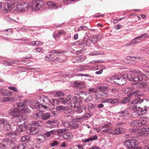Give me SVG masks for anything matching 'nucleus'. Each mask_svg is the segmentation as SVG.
<instances>
[{
  "label": "nucleus",
  "instance_id": "338daca9",
  "mask_svg": "<svg viewBox=\"0 0 149 149\" xmlns=\"http://www.w3.org/2000/svg\"><path fill=\"white\" fill-rule=\"evenodd\" d=\"M42 48L38 47L36 48L35 49H33L32 51L34 53L40 52L42 51Z\"/></svg>",
  "mask_w": 149,
  "mask_h": 149
},
{
  "label": "nucleus",
  "instance_id": "423d86ee",
  "mask_svg": "<svg viewBox=\"0 0 149 149\" xmlns=\"http://www.w3.org/2000/svg\"><path fill=\"white\" fill-rule=\"evenodd\" d=\"M14 140L15 139L13 138L11 139L7 138L6 140L0 143V148H5L8 145L10 146H12L15 143H14Z\"/></svg>",
  "mask_w": 149,
  "mask_h": 149
},
{
  "label": "nucleus",
  "instance_id": "a19ab883",
  "mask_svg": "<svg viewBox=\"0 0 149 149\" xmlns=\"http://www.w3.org/2000/svg\"><path fill=\"white\" fill-rule=\"evenodd\" d=\"M130 101V100L128 97H126L123 98L122 100L119 101L118 102V104H125L128 102Z\"/></svg>",
  "mask_w": 149,
  "mask_h": 149
},
{
  "label": "nucleus",
  "instance_id": "c9c22d12",
  "mask_svg": "<svg viewBox=\"0 0 149 149\" xmlns=\"http://www.w3.org/2000/svg\"><path fill=\"white\" fill-rule=\"evenodd\" d=\"M111 125V124L110 123H104L102 124L100 126L101 128H105L106 129H108V128H110V126Z\"/></svg>",
  "mask_w": 149,
  "mask_h": 149
},
{
  "label": "nucleus",
  "instance_id": "a18cd8bd",
  "mask_svg": "<svg viewBox=\"0 0 149 149\" xmlns=\"http://www.w3.org/2000/svg\"><path fill=\"white\" fill-rule=\"evenodd\" d=\"M0 94L3 96L6 95H9L7 93V90L3 89L0 88Z\"/></svg>",
  "mask_w": 149,
  "mask_h": 149
},
{
  "label": "nucleus",
  "instance_id": "f8f14e48",
  "mask_svg": "<svg viewBox=\"0 0 149 149\" xmlns=\"http://www.w3.org/2000/svg\"><path fill=\"white\" fill-rule=\"evenodd\" d=\"M15 1L13 0H10V1L5 4L4 9L5 10L10 11L14 8Z\"/></svg>",
  "mask_w": 149,
  "mask_h": 149
},
{
  "label": "nucleus",
  "instance_id": "1a4fd4ad",
  "mask_svg": "<svg viewBox=\"0 0 149 149\" xmlns=\"http://www.w3.org/2000/svg\"><path fill=\"white\" fill-rule=\"evenodd\" d=\"M135 75H136L135 79L136 81H145L147 82L148 79L149 78V76H146V75L140 72H136Z\"/></svg>",
  "mask_w": 149,
  "mask_h": 149
},
{
  "label": "nucleus",
  "instance_id": "20e7f679",
  "mask_svg": "<svg viewBox=\"0 0 149 149\" xmlns=\"http://www.w3.org/2000/svg\"><path fill=\"white\" fill-rule=\"evenodd\" d=\"M111 78L115 84L120 85H123L126 82V79L122 76L116 75L112 77Z\"/></svg>",
  "mask_w": 149,
  "mask_h": 149
},
{
  "label": "nucleus",
  "instance_id": "3c124183",
  "mask_svg": "<svg viewBox=\"0 0 149 149\" xmlns=\"http://www.w3.org/2000/svg\"><path fill=\"white\" fill-rule=\"evenodd\" d=\"M148 37H149V35H148L146 33H145L138 36L136 38H138L139 40H140L141 39L147 38Z\"/></svg>",
  "mask_w": 149,
  "mask_h": 149
},
{
  "label": "nucleus",
  "instance_id": "bb28decb",
  "mask_svg": "<svg viewBox=\"0 0 149 149\" xmlns=\"http://www.w3.org/2000/svg\"><path fill=\"white\" fill-rule=\"evenodd\" d=\"M46 126L49 127L54 128L56 126L55 121L53 120H48L46 122Z\"/></svg>",
  "mask_w": 149,
  "mask_h": 149
},
{
  "label": "nucleus",
  "instance_id": "f03ea898",
  "mask_svg": "<svg viewBox=\"0 0 149 149\" xmlns=\"http://www.w3.org/2000/svg\"><path fill=\"white\" fill-rule=\"evenodd\" d=\"M124 146L127 148V149H142L141 146H139L138 142L134 139L127 140L124 142Z\"/></svg>",
  "mask_w": 149,
  "mask_h": 149
},
{
  "label": "nucleus",
  "instance_id": "13d9d810",
  "mask_svg": "<svg viewBox=\"0 0 149 149\" xmlns=\"http://www.w3.org/2000/svg\"><path fill=\"white\" fill-rule=\"evenodd\" d=\"M72 110L69 107H66L65 110L64 111L63 113L65 114H68L71 112Z\"/></svg>",
  "mask_w": 149,
  "mask_h": 149
},
{
  "label": "nucleus",
  "instance_id": "79ce46f5",
  "mask_svg": "<svg viewBox=\"0 0 149 149\" xmlns=\"http://www.w3.org/2000/svg\"><path fill=\"white\" fill-rule=\"evenodd\" d=\"M66 107L63 106L61 105L58 106L56 108V109L58 111L63 112Z\"/></svg>",
  "mask_w": 149,
  "mask_h": 149
},
{
  "label": "nucleus",
  "instance_id": "b1692460",
  "mask_svg": "<svg viewBox=\"0 0 149 149\" xmlns=\"http://www.w3.org/2000/svg\"><path fill=\"white\" fill-rule=\"evenodd\" d=\"M27 126L25 124H20L17 127V129L18 132H22L26 130Z\"/></svg>",
  "mask_w": 149,
  "mask_h": 149
},
{
  "label": "nucleus",
  "instance_id": "09e8293b",
  "mask_svg": "<svg viewBox=\"0 0 149 149\" xmlns=\"http://www.w3.org/2000/svg\"><path fill=\"white\" fill-rule=\"evenodd\" d=\"M89 41H90V40H89ZM83 45L85 46H89L90 45V43L88 42V39L86 38H84L83 40Z\"/></svg>",
  "mask_w": 149,
  "mask_h": 149
},
{
  "label": "nucleus",
  "instance_id": "ddd939ff",
  "mask_svg": "<svg viewBox=\"0 0 149 149\" xmlns=\"http://www.w3.org/2000/svg\"><path fill=\"white\" fill-rule=\"evenodd\" d=\"M71 96L69 95L67 96L66 98L65 97H61L58 99V102L62 103L63 104H68L71 103Z\"/></svg>",
  "mask_w": 149,
  "mask_h": 149
},
{
  "label": "nucleus",
  "instance_id": "c03bdc74",
  "mask_svg": "<svg viewBox=\"0 0 149 149\" xmlns=\"http://www.w3.org/2000/svg\"><path fill=\"white\" fill-rule=\"evenodd\" d=\"M52 56L51 54H50L48 56H46L45 58V60L46 61H54L56 60V58H52V57L50 56Z\"/></svg>",
  "mask_w": 149,
  "mask_h": 149
},
{
  "label": "nucleus",
  "instance_id": "393cba45",
  "mask_svg": "<svg viewBox=\"0 0 149 149\" xmlns=\"http://www.w3.org/2000/svg\"><path fill=\"white\" fill-rule=\"evenodd\" d=\"M97 139V136L96 135H94L93 136L87 139L82 140V142L83 143H86L90 141H92Z\"/></svg>",
  "mask_w": 149,
  "mask_h": 149
},
{
  "label": "nucleus",
  "instance_id": "052dcab7",
  "mask_svg": "<svg viewBox=\"0 0 149 149\" xmlns=\"http://www.w3.org/2000/svg\"><path fill=\"white\" fill-rule=\"evenodd\" d=\"M75 0H63V2L65 4H69L75 1Z\"/></svg>",
  "mask_w": 149,
  "mask_h": 149
},
{
  "label": "nucleus",
  "instance_id": "f704fd0d",
  "mask_svg": "<svg viewBox=\"0 0 149 149\" xmlns=\"http://www.w3.org/2000/svg\"><path fill=\"white\" fill-rule=\"evenodd\" d=\"M47 5L50 6V8H52L53 9H57L58 7L57 5L55 3L50 1L47 3Z\"/></svg>",
  "mask_w": 149,
  "mask_h": 149
},
{
  "label": "nucleus",
  "instance_id": "49530a36",
  "mask_svg": "<svg viewBox=\"0 0 149 149\" xmlns=\"http://www.w3.org/2000/svg\"><path fill=\"white\" fill-rule=\"evenodd\" d=\"M79 126V124L78 123H71V124H70L69 130H72L76 129Z\"/></svg>",
  "mask_w": 149,
  "mask_h": 149
},
{
  "label": "nucleus",
  "instance_id": "2eb2a0df",
  "mask_svg": "<svg viewBox=\"0 0 149 149\" xmlns=\"http://www.w3.org/2000/svg\"><path fill=\"white\" fill-rule=\"evenodd\" d=\"M108 95V92L105 91H100L95 94L97 98L104 99L107 97Z\"/></svg>",
  "mask_w": 149,
  "mask_h": 149
},
{
  "label": "nucleus",
  "instance_id": "473e14b6",
  "mask_svg": "<svg viewBox=\"0 0 149 149\" xmlns=\"http://www.w3.org/2000/svg\"><path fill=\"white\" fill-rule=\"evenodd\" d=\"M27 145L26 143H21L18 146H16L15 148L16 149H25Z\"/></svg>",
  "mask_w": 149,
  "mask_h": 149
},
{
  "label": "nucleus",
  "instance_id": "cd10ccee",
  "mask_svg": "<svg viewBox=\"0 0 149 149\" xmlns=\"http://www.w3.org/2000/svg\"><path fill=\"white\" fill-rule=\"evenodd\" d=\"M56 130H54L46 132L44 134L45 137H48L54 134H56Z\"/></svg>",
  "mask_w": 149,
  "mask_h": 149
},
{
  "label": "nucleus",
  "instance_id": "0eeeda50",
  "mask_svg": "<svg viewBox=\"0 0 149 149\" xmlns=\"http://www.w3.org/2000/svg\"><path fill=\"white\" fill-rule=\"evenodd\" d=\"M0 124L1 129L4 131H9L10 130L11 125L4 118L1 119Z\"/></svg>",
  "mask_w": 149,
  "mask_h": 149
},
{
  "label": "nucleus",
  "instance_id": "5fc2aeb1",
  "mask_svg": "<svg viewBox=\"0 0 149 149\" xmlns=\"http://www.w3.org/2000/svg\"><path fill=\"white\" fill-rule=\"evenodd\" d=\"M89 93H94L97 92V89L94 88H89L88 89Z\"/></svg>",
  "mask_w": 149,
  "mask_h": 149
},
{
  "label": "nucleus",
  "instance_id": "e2e57ef3",
  "mask_svg": "<svg viewBox=\"0 0 149 149\" xmlns=\"http://www.w3.org/2000/svg\"><path fill=\"white\" fill-rule=\"evenodd\" d=\"M54 94V96L56 97H58L63 95V93L62 92L59 91L55 92Z\"/></svg>",
  "mask_w": 149,
  "mask_h": 149
},
{
  "label": "nucleus",
  "instance_id": "6e6552de",
  "mask_svg": "<svg viewBox=\"0 0 149 149\" xmlns=\"http://www.w3.org/2000/svg\"><path fill=\"white\" fill-rule=\"evenodd\" d=\"M82 102L80 98L76 96H74L72 98L70 104L71 107L76 108V107H78L79 105L81 104Z\"/></svg>",
  "mask_w": 149,
  "mask_h": 149
},
{
  "label": "nucleus",
  "instance_id": "4d7b16f0",
  "mask_svg": "<svg viewBox=\"0 0 149 149\" xmlns=\"http://www.w3.org/2000/svg\"><path fill=\"white\" fill-rule=\"evenodd\" d=\"M58 142L56 141H52L50 143V145L52 147H53L58 144Z\"/></svg>",
  "mask_w": 149,
  "mask_h": 149
},
{
  "label": "nucleus",
  "instance_id": "39448f33",
  "mask_svg": "<svg viewBox=\"0 0 149 149\" xmlns=\"http://www.w3.org/2000/svg\"><path fill=\"white\" fill-rule=\"evenodd\" d=\"M44 4V2L41 0H34L32 2V7L35 11L38 10Z\"/></svg>",
  "mask_w": 149,
  "mask_h": 149
},
{
  "label": "nucleus",
  "instance_id": "5701e85b",
  "mask_svg": "<svg viewBox=\"0 0 149 149\" xmlns=\"http://www.w3.org/2000/svg\"><path fill=\"white\" fill-rule=\"evenodd\" d=\"M135 109V110H138L141 115H143L146 114L147 112L146 106H144L143 108H141V107H138L137 109L136 108Z\"/></svg>",
  "mask_w": 149,
  "mask_h": 149
},
{
  "label": "nucleus",
  "instance_id": "864d4df0",
  "mask_svg": "<svg viewBox=\"0 0 149 149\" xmlns=\"http://www.w3.org/2000/svg\"><path fill=\"white\" fill-rule=\"evenodd\" d=\"M67 129H59L57 130H56V134H61L67 131Z\"/></svg>",
  "mask_w": 149,
  "mask_h": 149
},
{
  "label": "nucleus",
  "instance_id": "603ef678",
  "mask_svg": "<svg viewBox=\"0 0 149 149\" xmlns=\"http://www.w3.org/2000/svg\"><path fill=\"white\" fill-rule=\"evenodd\" d=\"M84 101L86 103H90L93 101L92 97L91 96H89L84 100Z\"/></svg>",
  "mask_w": 149,
  "mask_h": 149
},
{
  "label": "nucleus",
  "instance_id": "f257e3e1",
  "mask_svg": "<svg viewBox=\"0 0 149 149\" xmlns=\"http://www.w3.org/2000/svg\"><path fill=\"white\" fill-rule=\"evenodd\" d=\"M27 106L25 103L21 102L16 103L14 107L10 109L9 111V115L12 116L13 118H16V123H18L22 120L26 119V116L22 113H28L29 111H27L28 109H26Z\"/></svg>",
  "mask_w": 149,
  "mask_h": 149
},
{
  "label": "nucleus",
  "instance_id": "bf43d9fd",
  "mask_svg": "<svg viewBox=\"0 0 149 149\" xmlns=\"http://www.w3.org/2000/svg\"><path fill=\"white\" fill-rule=\"evenodd\" d=\"M88 29V28L85 26H81L79 28L78 31H86Z\"/></svg>",
  "mask_w": 149,
  "mask_h": 149
},
{
  "label": "nucleus",
  "instance_id": "6ab92c4d",
  "mask_svg": "<svg viewBox=\"0 0 149 149\" xmlns=\"http://www.w3.org/2000/svg\"><path fill=\"white\" fill-rule=\"evenodd\" d=\"M131 71L133 73V74H127L126 77L130 81H136L135 79L136 77L135 73L136 72H135L134 71H133V70Z\"/></svg>",
  "mask_w": 149,
  "mask_h": 149
},
{
  "label": "nucleus",
  "instance_id": "7c9ffc66",
  "mask_svg": "<svg viewBox=\"0 0 149 149\" xmlns=\"http://www.w3.org/2000/svg\"><path fill=\"white\" fill-rule=\"evenodd\" d=\"M140 123L139 121V120H134L132 121L131 123V125L133 127H137L140 126Z\"/></svg>",
  "mask_w": 149,
  "mask_h": 149
},
{
  "label": "nucleus",
  "instance_id": "4be33fe9",
  "mask_svg": "<svg viewBox=\"0 0 149 149\" xmlns=\"http://www.w3.org/2000/svg\"><path fill=\"white\" fill-rule=\"evenodd\" d=\"M91 116V115L89 113H87L86 114L82 116L81 118H78L77 119H74L73 120L75 121V122H79L80 121L83 120H85L89 118ZM73 120V119H72Z\"/></svg>",
  "mask_w": 149,
  "mask_h": 149
},
{
  "label": "nucleus",
  "instance_id": "c756f323",
  "mask_svg": "<svg viewBox=\"0 0 149 149\" xmlns=\"http://www.w3.org/2000/svg\"><path fill=\"white\" fill-rule=\"evenodd\" d=\"M74 84V86L77 87V88L79 89H81L83 86H80V85H82L84 84V82L80 81H75L73 82Z\"/></svg>",
  "mask_w": 149,
  "mask_h": 149
},
{
  "label": "nucleus",
  "instance_id": "58836bf2",
  "mask_svg": "<svg viewBox=\"0 0 149 149\" xmlns=\"http://www.w3.org/2000/svg\"><path fill=\"white\" fill-rule=\"evenodd\" d=\"M100 37L99 36H94L93 38L91 40V41L93 44H95L100 40Z\"/></svg>",
  "mask_w": 149,
  "mask_h": 149
},
{
  "label": "nucleus",
  "instance_id": "a878e982",
  "mask_svg": "<svg viewBox=\"0 0 149 149\" xmlns=\"http://www.w3.org/2000/svg\"><path fill=\"white\" fill-rule=\"evenodd\" d=\"M140 92L139 90H136L129 94L128 95V96L130 98H134L137 97L139 95Z\"/></svg>",
  "mask_w": 149,
  "mask_h": 149
},
{
  "label": "nucleus",
  "instance_id": "ea45409f",
  "mask_svg": "<svg viewBox=\"0 0 149 149\" xmlns=\"http://www.w3.org/2000/svg\"><path fill=\"white\" fill-rule=\"evenodd\" d=\"M32 125L40 127L42 125L43 123L42 121L40 120H38L33 122Z\"/></svg>",
  "mask_w": 149,
  "mask_h": 149
},
{
  "label": "nucleus",
  "instance_id": "6e6d98bb",
  "mask_svg": "<svg viewBox=\"0 0 149 149\" xmlns=\"http://www.w3.org/2000/svg\"><path fill=\"white\" fill-rule=\"evenodd\" d=\"M119 99L118 98L113 99L111 98L110 103L113 104L117 102V104H119L118 102H119Z\"/></svg>",
  "mask_w": 149,
  "mask_h": 149
},
{
  "label": "nucleus",
  "instance_id": "69168bd1",
  "mask_svg": "<svg viewBox=\"0 0 149 149\" xmlns=\"http://www.w3.org/2000/svg\"><path fill=\"white\" fill-rule=\"evenodd\" d=\"M79 60V56H76L73 57L72 60L73 63L78 62V60Z\"/></svg>",
  "mask_w": 149,
  "mask_h": 149
},
{
  "label": "nucleus",
  "instance_id": "4c0bfd02",
  "mask_svg": "<svg viewBox=\"0 0 149 149\" xmlns=\"http://www.w3.org/2000/svg\"><path fill=\"white\" fill-rule=\"evenodd\" d=\"M134 118H136L139 116H140V113H139L138 110L135 111H133L131 114H130Z\"/></svg>",
  "mask_w": 149,
  "mask_h": 149
},
{
  "label": "nucleus",
  "instance_id": "8fccbe9b",
  "mask_svg": "<svg viewBox=\"0 0 149 149\" xmlns=\"http://www.w3.org/2000/svg\"><path fill=\"white\" fill-rule=\"evenodd\" d=\"M63 137L65 139L70 140L72 138L71 136L69 134L65 133L63 135Z\"/></svg>",
  "mask_w": 149,
  "mask_h": 149
},
{
  "label": "nucleus",
  "instance_id": "72a5a7b5",
  "mask_svg": "<svg viewBox=\"0 0 149 149\" xmlns=\"http://www.w3.org/2000/svg\"><path fill=\"white\" fill-rule=\"evenodd\" d=\"M30 137L28 135H25L22 136L21 139V141L24 142H29L30 141Z\"/></svg>",
  "mask_w": 149,
  "mask_h": 149
},
{
  "label": "nucleus",
  "instance_id": "de8ad7c7",
  "mask_svg": "<svg viewBox=\"0 0 149 149\" xmlns=\"http://www.w3.org/2000/svg\"><path fill=\"white\" fill-rule=\"evenodd\" d=\"M104 54V53H101V52L97 51H95L92 52L89 54V55L91 56H95L97 55L100 54Z\"/></svg>",
  "mask_w": 149,
  "mask_h": 149
},
{
  "label": "nucleus",
  "instance_id": "7ed1b4c3",
  "mask_svg": "<svg viewBox=\"0 0 149 149\" xmlns=\"http://www.w3.org/2000/svg\"><path fill=\"white\" fill-rule=\"evenodd\" d=\"M131 85V87H126L123 89V91L125 93H127L129 91L133 90L139 86H140V88H142L147 86L146 84L144 82L141 83H132Z\"/></svg>",
  "mask_w": 149,
  "mask_h": 149
},
{
  "label": "nucleus",
  "instance_id": "680f3d73",
  "mask_svg": "<svg viewBox=\"0 0 149 149\" xmlns=\"http://www.w3.org/2000/svg\"><path fill=\"white\" fill-rule=\"evenodd\" d=\"M70 124L69 122H65L63 123V125L65 127L68 128L67 130H69L70 128Z\"/></svg>",
  "mask_w": 149,
  "mask_h": 149
},
{
  "label": "nucleus",
  "instance_id": "a211bd4d",
  "mask_svg": "<svg viewBox=\"0 0 149 149\" xmlns=\"http://www.w3.org/2000/svg\"><path fill=\"white\" fill-rule=\"evenodd\" d=\"M130 109L127 108L125 110H122L118 113L119 116L123 117L125 116H127V115H130L131 113L130 112Z\"/></svg>",
  "mask_w": 149,
  "mask_h": 149
},
{
  "label": "nucleus",
  "instance_id": "37998d69",
  "mask_svg": "<svg viewBox=\"0 0 149 149\" xmlns=\"http://www.w3.org/2000/svg\"><path fill=\"white\" fill-rule=\"evenodd\" d=\"M45 136L42 135H39L37 138L38 141L43 142L45 140Z\"/></svg>",
  "mask_w": 149,
  "mask_h": 149
},
{
  "label": "nucleus",
  "instance_id": "2f4dec72",
  "mask_svg": "<svg viewBox=\"0 0 149 149\" xmlns=\"http://www.w3.org/2000/svg\"><path fill=\"white\" fill-rule=\"evenodd\" d=\"M51 116V115L50 113H47L43 114L42 113L41 118L45 120L49 118Z\"/></svg>",
  "mask_w": 149,
  "mask_h": 149
},
{
  "label": "nucleus",
  "instance_id": "dca6fc26",
  "mask_svg": "<svg viewBox=\"0 0 149 149\" xmlns=\"http://www.w3.org/2000/svg\"><path fill=\"white\" fill-rule=\"evenodd\" d=\"M54 100L52 99L51 100H49L47 97H46L45 99L43 100L44 101V104L45 103L47 104L48 106V107L50 109H53L55 108V106L52 103L54 102Z\"/></svg>",
  "mask_w": 149,
  "mask_h": 149
},
{
  "label": "nucleus",
  "instance_id": "e433bc0d",
  "mask_svg": "<svg viewBox=\"0 0 149 149\" xmlns=\"http://www.w3.org/2000/svg\"><path fill=\"white\" fill-rule=\"evenodd\" d=\"M65 58V56L63 55H60L58 56H57L55 57L56 58L55 60H56L59 62H61L63 61Z\"/></svg>",
  "mask_w": 149,
  "mask_h": 149
},
{
  "label": "nucleus",
  "instance_id": "c85d7f7f",
  "mask_svg": "<svg viewBox=\"0 0 149 149\" xmlns=\"http://www.w3.org/2000/svg\"><path fill=\"white\" fill-rule=\"evenodd\" d=\"M86 108V106L84 105H81V104L79 105V107H76V108H78V109L76 111V113H82L84 110H85Z\"/></svg>",
  "mask_w": 149,
  "mask_h": 149
},
{
  "label": "nucleus",
  "instance_id": "9d476101",
  "mask_svg": "<svg viewBox=\"0 0 149 149\" xmlns=\"http://www.w3.org/2000/svg\"><path fill=\"white\" fill-rule=\"evenodd\" d=\"M140 122V126H141V132H145L149 131V124L145 125L146 123V121L143 118L139 120Z\"/></svg>",
  "mask_w": 149,
  "mask_h": 149
},
{
  "label": "nucleus",
  "instance_id": "774afa93",
  "mask_svg": "<svg viewBox=\"0 0 149 149\" xmlns=\"http://www.w3.org/2000/svg\"><path fill=\"white\" fill-rule=\"evenodd\" d=\"M79 58L78 62L84 61L86 59V58L84 56H79Z\"/></svg>",
  "mask_w": 149,
  "mask_h": 149
},
{
  "label": "nucleus",
  "instance_id": "0e129e2a",
  "mask_svg": "<svg viewBox=\"0 0 149 149\" xmlns=\"http://www.w3.org/2000/svg\"><path fill=\"white\" fill-rule=\"evenodd\" d=\"M96 106L95 104H93L91 102L88 104V106L89 109L93 108Z\"/></svg>",
  "mask_w": 149,
  "mask_h": 149
},
{
  "label": "nucleus",
  "instance_id": "4468645a",
  "mask_svg": "<svg viewBox=\"0 0 149 149\" xmlns=\"http://www.w3.org/2000/svg\"><path fill=\"white\" fill-rule=\"evenodd\" d=\"M143 101V99H141L140 98L138 97L136 99L134 100V101H132V102H131V104H130V105L131 106L133 107V109H134L136 108H137V104H140ZM130 103H129V104H130Z\"/></svg>",
  "mask_w": 149,
  "mask_h": 149
},
{
  "label": "nucleus",
  "instance_id": "412c9836",
  "mask_svg": "<svg viewBox=\"0 0 149 149\" xmlns=\"http://www.w3.org/2000/svg\"><path fill=\"white\" fill-rule=\"evenodd\" d=\"M42 115V113L40 111H36L31 115V118L35 119H40Z\"/></svg>",
  "mask_w": 149,
  "mask_h": 149
},
{
  "label": "nucleus",
  "instance_id": "f3484780",
  "mask_svg": "<svg viewBox=\"0 0 149 149\" xmlns=\"http://www.w3.org/2000/svg\"><path fill=\"white\" fill-rule=\"evenodd\" d=\"M39 131V129L38 127H31L29 129H27L26 132L28 134L34 135L36 134Z\"/></svg>",
  "mask_w": 149,
  "mask_h": 149
},
{
  "label": "nucleus",
  "instance_id": "aec40b11",
  "mask_svg": "<svg viewBox=\"0 0 149 149\" xmlns=\"http://www.w3.org/2000/svg\"><path fill=\"white\" fill-rule=\"evenodd\" d=\"M43 104L44 103L43 102ZM44 104H42L40 103H36L34 105V107H33V109H41L42 108H43L44 109H46L47 108L48 105H45V104H47L46 103H45Z\"/></svg>",
  "mask_w": 149,
  "mask_h": 149
},
{
  "label": "nucleus",
  "instance_id": "9b49d317",
  "mask_svg": "<svg viewBox=\"0 0 149 149\" xmlns=\"http://www.w3.org/2000/svg\"><path fill=\"white\" fill-rule=\"evenodd\" d=\"M119 132V128H114L112 129L110 128V129L108 128V129L104 130L101 132V133L103 134L105 132H106L109 133H111L114 135H118L120 134V132Z\"/></svg>",
  "mask_w": 149,
  "mask_h": 149
}]
</instances>
